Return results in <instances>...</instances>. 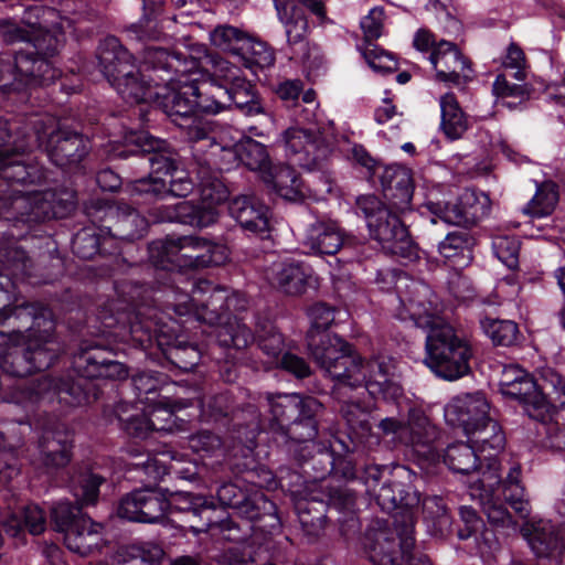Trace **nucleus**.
Segmentation results:
<instances>
[{
  "instance_id": "nucleus-44",
  "label": "nucleus",
  "mask_w": 565,
  "mask_h": 565,
  "mask_svg": "<svg viewBox=\"0 0 565 565\" xmlns=\"http://www.w3.org/2000/svg\"><path fill=\"white\" fill-rule=\"evenodd\" d=\"M265 397L271 414L269 428L274 435L290 423L294 417L299 416L302 409H305V403L307 402V396H300L296 393H266Z\"/></svg>"
},
{
  "instance_id": "nucleus-41",
  "label": "nucleus",
  "mask_w": 565,
  "mask_h": 565,
  "mask_svg": "<svg viewBox=\"0 0 565 565\" xmlns=\"http://www.w3.org/2000/svg\"><path fill=\"white\" fill-rule=\"evenodd\" d=\"M335 445L330 447L324 444L315 443L313 447L305 449L301 455L292 456L302 469V473L313 482L324 481L332 472L334 463Z\"/></svg>"
},
{
  "instance_id": "nucleus-10",
  "label": "nucleus",
  "mask_w": 565,
  "mask_h": 565,
  "mask_svg": "<svg viewBox=\"0 0 565 565\" xmlns=\"http://www.w3.org/2000/svg\"><path fill=\"white\" fill-rule=\"evenodd\" d=\"M54 397L60 404L75 407L96 401L98 394L95 385L82 376L55 379L44 375L34 381H18L6 402L28 409L43 401L52 402Z\"/></svg>"
},
{
  "instance_id": "nucleus-25",
  "label": "nucleus",
  "mask_w": 565,
  "mask_h": 565,
  "mask_svg": "<svg viewBox=\"0 0 565 565\" xmlns=\"http://www.w3.org/2000/svg\"><path fill=\"white\" fill-rule=\"evenodd\" d=\"M284 142L290 163L309 171L321 169L332 152V145L320 134L298 127L284 132Z\"/></svg>"
},
{
  "instance_id": "nucleus-62",
  "label": "nucleus",
  "mask_w": 565,
  "mask_h": 565,
  "mask_svg": "<svg viewBox=\"0 0 565 565\" xmlns=\"http://www.w3.org/2000/svg\"><path fill=\"white\" fill-rule=\"evenodd\" d=\"M247 35V33L236 26L222 24L217 25L210 33V40L215 47L237 56Z\"/></svg>"
},
{
  "instance_id": "nucleus-37",
  "label": "nucleus",
  "mask_w": 565,
  "mask_h": 565,
  "mask_svg": "<svg viewBox=\"0 0 565 565\" xmlns=\"http://www.w3.org/2000/svg\"><path fill=\"white\" fill-rule=\"evenodd\" d=\"M354 360H356L355 364L364 379L360 383H343V390L364 388L374 398L385 397L386 392L393 385L388 379V362L380 356L365 361L356 351Z\"/></svg>"
},
{
  "instance_id": "nucleus-48",
  "label": "nucleus",
  "mask_w": 565,
  "mask_h": 565,
  "mask_svg": "<svg viewBox=\"0 0 565 565\" xmlns=\"http://www.w3.org/2000/svg\"><path fill=\"white\" fill-rule=\"evenodd\" d=\"M236 57L244 67L250 70L255 75L258 71L274 66L276 61L274 49L268 43L250 35L245 39Z\"/></svg>"
},
{
  "instance_id": "nucleus-4",
  "label": "nucleus",
  "mask_w": 565,
  "mask_h": 565,
  "mask_svg": "<svg viewBox=\"0 0 565 565\" xmlns=\"http://www.w3.org/2000/svg\"><path fill=\"white\" fill-rule=\"evenodd\" d=\"M7 40L25 42L26 45L14 53L13 60L9 55H0V90H17L18 81L26 86L50 85L61 76V70L52 60L63 45L58 35L41 31L31 38L29 31L10 25Z\"/></svg>"
},
{
  "instance_id": "nucleus-36",
  "label": "nucleus",
  "mask_w": 565,
  "mask_h": 565,
  "mask_svg": "<svg viewBox=\"0 0 565 565\" xmlns=\"http://www.w3.org/2000/svg\"><path fill=\"white\" fill-rule=\"evenodd\" d=\"M532 552L537 557L559 556L565 550L562 530L550 520L527 522L522 529Z\"/></svg>"
},
{
  "instance_id": "nucleus-60",
  "label": "nucleus",
  "mask_w": 565,
  "mask_h": 565,
  "mask_svg": "<svg viewBox=\"0 0 565 565\" xmlns=\"http://www.w3.org/2000/svg\"><path fill=\"white\" fill-rule=\"evenodd\" d=\"M173 209L178 215L177 223L202 228L210 226L217 220V214L214 209L198 206L190 201L173 204Z\"/></svg>"
},
{
  "instance_id": "nucleus-18",
  "label": "nucleus",
  "mask_w": 565,
  "mask_h": 565,
  "mask_svg": "<svg viewBox=\"0 0 565 565\" xmlns=\"http://www.w3.org/2000/svg\"><path fill=\"white\" fill-rule=\"evenodd\" d=\"M540 379L542 386L526 372L523 380L515 383L513 388L505 390L502 395L519 401L530 418L546 424L553 418L555 407L542 390L551 387L557 394L561 407L565 408V377L552 367H543Z\"/></svg>"
},
{
  "instance_id": "nucleus-43",
  "label": "nucleus",
  "mask_w": 565,
  "mask_h": 565,
  "mask_svg": "<svg viewBox=\"0 0 565 565\" xmlns=\"http://www.w3.org/2000/svg\"><path fill=\"white\" fill-rule=\"evenodd\" d=\"M476 244L477 239L470 230L457 228L449 232L438 244V252L452 266L466 267L473 258Z\"/></svg>"
},
{
  "instance_id": "nucleus-13",
  "label": "nucleus",
  "mask_w": 565,
  "mask_h": 565,
  "mask_svg": "<svg viewBox=\"0 0 565 565\" xmlns=\"http://www.w3.org/2000/svg\"><path fill=\"white\" fill-rule=\"evenodd\" d=\"M328 493L319 498L311 497L305 504L297 505L299 522L303 530L311 535H317L326 523V507L337 510L340 514L338 522L340 532L347 539L358 534L361 530L360 519L356 512V493L348 487H328Z\"/></svg>"
},
{
  "instance_id": "nucleus-50",
  "label": "nucleus",
  "mask_w": 565,
  "mask_h": 565,
  "mask_svg": "<svg viewBox=\"0 0 565 565\" xmlns=\"http://www.w3.org/2000/svg\"><path fill=\"white\" fill-rule=\"evenodd\" d=\"M236 513L252 522L268 518L270 522L266 523V526L271 529H275L280 523L276 504L260 491L249 495L246 494L243 502L238 505Z\"/></svg>"
},
{
  "instance_id": "nucleus-20",
  "label": "nucleus",
  "mask_w": 565,
  "mask_h": 565,
  "mask_svg": "<svg viewBox=\"0 0 565 565\" xmlns=\"http://www.w3.org/2000/svg\"><path fill=\"white\" fill-rule=\"evenodd\" d=\"M85 211L92 223L103 224L107 235L116 239L118 255L124 241L141 238L149 227L148 220L126 203L95 199L86 205Z\"/></svg>"
},
{
  "instance_id": "nucleus-55",
  "label": "nucleus",
  "mask_w": 565,
  "mask_h": 565,
  "mask_svg": "<svg viewBox=\"0 0 565 565\" xmlns=\"http://www.w3.org/2000/svg\"><path fill=\"white\" fill-rule=\"evenodd\" d=\"M105 478L92 470L81 471L76 475L71 484L72 493L78 505H95L99 498V488L105 482Z\"/></svg>"
},
{
  "instance_id": "nucleus-14",
  "label": "nucleus",
  "mask_w": 565,
  "mask_h": 565,
  "mask_svg": "<svg viewBox=\"0 0 565 565\" xmlns=\"http://www.w3.org/2000/svg\"><path fill=\"white\" fill-rule=\"evenodd\" d=\"M25 132L29 130L24 121L12 120L7 127L0 122V188L6 191L11 206L13 198L25 195L18 185L31 184L42 178L41 171L23 159L29 150L17 149Z\"/></svg>"
},
{
  "instance_id": "nucleus-24",
  "label": "nucleus",
  "mask_w": 565,
  "mask_h": 565,
  "mask_svg": "<svg viewBox=\"0 0 565 565\" xmlns=\"http://www.w3.org/2000/svg\"><path fill=\"white\" fill-rule=\"evenodd\" d=\"M363 546L373 565H402L404 558L407 559V565H433L427 555L411 553L415 543L407 553L402 552L399 535L396 536L384 521L379 520L366 530Z\"/></svg>"
},
{
  "instance_id": "nucleus-47",
  "label": "nucleus",
  "mask_w": 565,
  "mask_h": 565,
  "mask_svg": "<svg viewBox=\"0 0 565 565\" xmlns=\"http://www.w3.org/2000/svg\"><path fill=\"white\" fill-rule=\"evenodd\" d=\"M217 344L224 349L242 351L246 349L255 337L252 330L243 322V318L222 320L212 326Z\"/></svg>"
},
{
  "instance_id": "nucleus-33",
  "label": "nucleus",
  "mask_w": 565,
  "mask_h": 565,
  "mask_svg": "<svg viewBox=\"0 0 565 565\" xmlns=\"http://www.w3.org/2000/svg\"><path fill=\"white\" fill-rule=\"evenodd\" d=\"M384 198L396 213L412 211L414 184L408 169L391 164L380 175Z\"/></svg>"
},
{
  "instance_id": "nucleus-46",
  "label": "nucleus",
  "mask_w": 565,
  "mask_h": 565,
  "mask_svg": "<svg viewBox=\"0 0 565 565\" xmlns=\"http://www.w3.org/2000/svg\"><path fill=\"white\" fill-rule=\"evenodd\" d=\"M265 181L269 183L278 195L289 201L302 200L308 189L294 168L288 164L276 166L268 172Z\"/></svg>"
},
{
  "instance_id": "nucleus-5",
  "label": "nucleus",
  "mask_w": 565,
  "mask_h": 565,
  "mask_svg": "<svg viewBox=\"0 0 565 565\" xmlns=\"http://www.w3.org/2000/svg\"><path fill=\"white\" fill-rule=\"evenodd\" d=\"M47 315V309L41 307L38 310L32 303L0 309V334L28 333L23 334L24 348L34 372L49 369L61 352L58 343L52 339L54 323Z\"/></svg>"
},
{
  "instance_id": "nucleus-53",
  "label": "nucleus",
  "mask_w": 565,
  "mask_h": 565,
  "mask_svg": "<svg viewBox=\"0 0 565 565\" xmlns=\"http://www.w3.org/2000/svg\"><path fill=\"white\" fill-rule=\"evenodd\" d=\"M466 435L478 451L486 452L487 450H492L493 454H488L490 459L493 455L501 451L505 445V435L501 426L490 416L481 425H478L476 430Z\"/></svg>"
},
{
  "instance_id": "nucleus-3",
  "label": "nucleus",
  "mask_w": 565,
  "mask_h": 565,
  "mask_svg": "<svg viewBox=\"0 0 565 565\" xmlns=\"http://www.w3.org/2000/svg\"><path fill=\"white\" fill-rule=\"evenodd\" d=\"M397 318L427 330L425 364L439 377L456 381L470 372L473 351L469 340L441 317L428 312L412 297L399 296Z\"/></svg>"
},
{
  "instance_id": "nucleus-26",
  "label": "nucleus",
  "mask_w": 565,
  "mask_h": 565,
  "mask_svg": "<svg viewBox=\"0 0 565 565\" xmlns=\"http://www.w3.org/2000/svg\"><path fill=\"white\" fill-rule=\"evenodd\" d=\"M113 352L95 341H84L73 358V367L85 380H125L128 369L113 359Z\"/></svg>"
},
{
  "instance_id": "nucleus-32",
  "label": "nucleus",
  "mask_w": 565,
  "mask_h": 565,
  "mask_svg": "<svg viewBox=\"0 0 565 565\" xmlns=\"http://www.w3.org/2000/svg\"><path fill=\"white\" fill-rule=\"evenodd\" d=\"M73 434L64 425H55L42 433L39 441L41 461L49 471L66 467L73 456Z\"/></svg>"
},
{
  "instance_id": "nucleus-57",
  "label": "nucleus",
  "mask_w": 565,
  "mask_h": 565,
  "mask_svg": "<svg viewBox=\"0 0 565 565\" xmlns=\"http://www.w3.org/2000/svg\"><path fill=\"white\" fill-rule=\"evenodd\" d=\"M480 328L494 345H513L516 343L520 334L519 327L514 321L495 319L488 316L480 319Z\"/></svg>"
},
{
  "instance_id": "nucleus-17",
  "label": "nucleus",
  "mask_w": 565,
  "mask_h": 565,
  "mask_svg": "<svg viewBox=\"0 0 565 565\" xmlns=\"http://www.w3.org/2000/svg\"><path fill=\"white\" fill-rule=\"evenodd\" d=\"M198 406L201 409V416L207 422H218L222 418L228 417L231 419H235L238 417V412H248L253 416V418L246 424V428L248 429V434L250 436L246 437L247 444L241 449L245 462L242 465L233 462L231 463V467L237 472H247L245 480L252 484H255L259 488L271 487V484L275 482L271 472L260 469L262 473L264 475V480L258 481L255 479L256 472L252 467L254 463L253 450L256 446V431L259 428V415L257 414V411L252 405H248L246 409L239 411L233 394L228 391L215 394L211 396L206 402L200 399L198 401Z\"/></svg>"
},
{
  "instance_id": "nucleus-16",
  "label": "nucleus",
  "mask_w": 565,
  "mask_h": 565,
  "mask_svg": "<svg viewBox=\"0 0 565 565\" xmlns=\"http://www.w3.org/2000/svg\"><path fill=\"white\" fill-rule=\"evenodd\" d=\"M307 349L316 364L334 381V393L340 395L343 383L363 381L355 361V350L335 333L307 335Z\"/></svg>"
},
{
  "instance_id": "nucleus-29",
  "label": "nucleus",
  "mask_w": 565,
  "mask_h": 565,
  "mask_svg": "<svg viewBox=\"0 0 565 565\" xmlns=\"http://www.w3.org/2000/svg\"><path fill=\"white\" fill-rule=\"evenodd\" d=\"M440 431L420 408H411L405 427L401 431V443L423 458H433Z\"/></svg>"
},
{
  "instance_id": "nucleus-52",
  "label": "nucleus",
  "mask_w": 565,
  "mask_h": 565,
  "mask_svg": "<svg viewBox=\"0 0 565 565\" xmlns=\"http://www.w3.org/2000/svg\"><path fill=\"white\" fill-rule=\"evenodd\" d=\"M444 462L455 473L470 475L480 466V457L473 445L457 441L446 448Z\"/></svg>"
},
{
  "instance_id": "nucleus-2",
  "label": "nucleus",
  "mask_w": 565,
  "mask_h": 565,
  "mask_svg": "<svg viewBox=\"0 0 565 565\" xmlns=\"http://www.w3.org/2000/svg\"><path fill=\"white\" fill-rule=\"evenodd\" d=\"M148 74V93L136 104L153 102L179 127L194 117L196 110L206 113L210 102L206 84H200L201 63L181 52L148 46L143 51Z\"/></svg>"
},
{
  "instance_id": "nucleus-35",
  "label": "nucleus",
  "mask_w": 565,
  "mask_h": 565,
  "mask_svg": "<svg viewBox=\"0 0 565 565\" xmlns=\"http://www.w3.org/2000/svg\"><path fill=\"white\" fill-rule=\"evenodd\" d=\"M489 199L486 194H478L473 190H466L457 203L447 204L440 218L458 228H468L476 225L489 213Z\"/></svg>"
},
{
  "instance_id": "nucleus-23",
  "label": "nucleus",
  "mask_w": 565,
  "mask_h": 565,
  "mask_svg": "<svg viewBox=\"0 0 565 565\" xmlns=\"http://www.w3.org/2000/svg\"><path fill=\"white\" fill-rule=\"evenodd\" d=\"M76 205V195L68 189L25 192L13 198L12 209L21 211L25 222H45L68 216Z\"/></svg>"
},
{
  "instance_id": "nucleus-31",
  "label": "nucleus",
  "mask_w": 565,
  "mask_h": 565,
  "mask_svg": "<svg viewBox=\"0 0 565 565\" xmlns=\"http://www.w3.org/2000/svg\"><path fill=\"white\" fill-rule=\"evenodd\" d=\"M490 405L484 394L477 392L454 397L445 407L446 422L471 434L490 415Z\"/></svg>"
},
{
  "instance_id": "nucleus-51",
  "label": "nucleus",
  "mask_w": 565,
  "mask_h": 565,
  "mask_svg": "<svg viewBox=\"0 0 565 565\" xmlns=\"http://www.w3.org/2000/svg\"><path fill=\"white\" fill-rule=\"evenodd\" d=\"M46 519L44 511L36 504H26L19 514H12L4 522V530L11 536H19L20 533L28 529L33 535L44 532Z\"/></svg>"
},
{
  "instance_id": "nucleus-27",
  "label": "nucleus",
  "mask_w": 565,
  "mask_h": 565,
  "mask_svg": "<svg viewBox=\"0 0 565 565\" xmlns=\"http://www.w3.org/2000/svg\"><path fill=\"white\" fill-rule=\"evenodd\" d=\"M170 509L169 499L157 488L134 490L121 498L117 508L120 519L139 523H160Z\"/></svg>"
},
{
  "instance_id": "nucleus-6",
  "label": "nucleus",
  "mask_w": 565,
  "mask_h": 565,
  "mask_svg": "<svg viewBox=\"0 0 565 565\" xmlns=\"http://www.w3.org/2000/svg\"><path fill=\"white\" fill-rule=\"evenodd\" d=\"M502 488V495L505 502L521 518L526 519L531 514V504L521 482V467L514 465L510 468L504 480H501L497 462L489 463L487 471L481 478L475 481L471 487V497L478 498L483 513L490 524L495 527L515 530L516 522L508 509L495 499L498 487Z\"/></svg>"
},
{
  "instance_id": "nucleus-40",
  "label": "nucleus",
  "mask_w": 565,
  "mask_h": 565,
  "mask_svg": "<svg viewBox=\"0 0 565 565\" xmlns=\"http://www.w3.org/2000/svg\"><path fill=\"white\" fill-rule=\"evenodd\" d=\"M228 211L245 231L264 234L269 228V209L256 198L237 196L231 201Z\"/></svg>"
},
{
  "instance_id": "nucleus-63",
  "label": "nucleus",
  "mask_w": 565,
  "mask_h": 565,
  "mask_svg": "<svg viewBox=\"0 0 565 565\" xmlns=\"http://www.w3.org/2000/svg\"><path fill=\"white\" fill-rule=\"evenodd\" d=\"M82 509L83 507L76 502L60 501L55 503L51 511L55 529L64 535L71 527L77 524V521L87 516L83 514Z\"/></svg>"
},
{
  "instance_id": "nucleus-45",
  "label": "nucleus",
  "mask_w": 565,
  "mask_h": 565,
  "mask_svg": "<svg viewBox=\"0 0 565 565\" xmlns=\"http://www.w3.org/2000/svg\"><path fill=\"white\" fill-rule=\"evenodd\" d=\"M303 246L313 255H335L344 241L334 224L317 222L307 230Z\"/></svg>"
},
{
  "instance_id": "nucleus-19",
  "label": "nucleus",
  "mask_w": 565,
  "mask_h": 565,
  "mask_svg": "<svg viewBox=\"0 0 565 565\" xmlns=\"http://www.w3.org/2000/svg\"><path fill=\"white\" fill-rule=\"evenodd\" d=\"M106 152L109 159L141 156L156 174L170 175L182 166L180 156L169 147V143L145 131H129L120 140H109Z\"/></svg>"
},
{
  "instance_id": "nucleus-30",
  "label": "nucleus",
  "mask_w": 565,
  "mask_h": 565,
  "mask_svg": "<svg viewBox=\"0 0 565 565\" xmlns=\"http://www.w3.org/2000/svg\"><path fill=\"white\" fill-rule=\"evenodd\" d=\"M232 105L246 116H256L264 113L254 86L246 78L228 88H217V92H211L210 102L204 105V108L206 114L216 115Z\"/></svg>"
},
{
  "instance_id": "nucleus-1",
  "label": "nucleus",
  "mask_w": 565,
  "mask_h": 565,
  "mask_svg": "<svg viewBox=\"0 0 565 565\" xmlns=\"http://www.w3.org/2000/svg\"><path fill=\"white\" fill-rule=\"evenodd\" d=\"M117 302H109L98 313L99 332L115 340L131 342L143 350L157 347L175 367L189 372L201 361L196 344L188 343L179 334L173 319L164 321L157 308L151 307V288L132 280L115 282Z\"/></svg>"
},
{
  "instance_id": "nucleus-39",
  "label": "nucleus",
  "mask_w": 565,
  "mask_h": 565,
  "mask_svg": "<svg viewBox=\"0 0 565 565\" xmlns=\"http://www.w3.org/2000/svg\"><path fill=\"white\" fill-rule=\"evenodd\" d=\"M103 531L104 525L87 515L63 535L64 544L73 553L89 555L105 545Z\"/></svg>"
},
{
  "instance_id": "nucleus-22",
  "label": "nucleus",
  "mask_w": 565,
  "mask_h": 565,
  "mask_svg": "<svg viewBox=\"0 0 565 565\" xmlns=\"http://www.w3.org/2000/svg\"><path fill=\"white\" fill-rule=\"evenodd\" d=\"M275 8L292 58L310 71L318 70L323 63V55L320 47L309 41V21L303 11L291 0H275Z\"/></svg>"
},
{
  "instance_id": "nucleus-59",
  "label": "nucleus",
  "mask_w": 565,
  "mask_h": 565,
  "mask_svg": "<svg viewBox=\"0 0 565 565\" xmlns=\"http://www.w3.org/2000/svg\"><path fill=\"white\" fill-rule=\"evenodd\" d=\"M234 152L239 161L252 171H265L270 164L266 147L252 138L236 145Z\"/></svg>"
},
{
  "instance_id": "nucleus-56",
  "label": "nucleus",
  "mask_w": 565,
  "mask_h": 565,
  "mask_svg": "<svg viewBox=\"0 0 565 565\" xmlns=\"http://www.w3.org/2000/svg\"><path fill=\"white\" fill-rule=\"evenodd\" d=\"M129 412V405L121 403L115 408L116 419L118 420L119 427L129 436L136 438H146L149 433L156 429L152 420L143 412L135 411L131 414Z\"/></svg>"
},
{
  "instance_id": "nucleus-61",
  "label": "nucleus",
  "mask_w": 565,
  "mask_h": 565,
  "mask_svg": "<svg viewBox=\"0 0 565 565\" xmlns=\"http://www.w3.org/2000/svg\"><path fill=\"white\" fill-rule=\"evenodd\" d=\"M558 202V191L554 183L545 182L536 188L534 196L523 207V212L534 217L550 215Z\"/></svg>"
},
{
  "instance_id": "nucleus-7",
  "label": "nucleus",
  "mask_w": 565,
  "mask_h": 565,
  "mask_svg": "<svg viewBox=\"0 0 565 565\" xmlns=\"http://www.w3.org/2000/svg\"><path fill=\"white\" fill-rule=\"evenodd\" d=\"M190 294H177L172 303L173 312L178 317H193L200 322L213 326L228 318H242L241 313L249 307L244 294L230 292L226 288L214 285L206 279L190 281Z\"/></svg>"
},
{
  "instance_id": "nucleus-49",
  "label": "nucleus",
  "mask_w": 565,
  "mask_h": 565,
  "mask_svg": "<svg viewBox=\"0 0 565 565\" xmlns=\"http://www.w3.org/2000/svg\"><path fill=\"white\" fill-rule=\"evenodd\" d=\"M347 390H342L340 395L333 392V395L341 403L340 412L345 420L349 430L355 438H363L370 435L372 425L370 422L371 412L367 405H362L359 401L344 399Z\"/></svg>"
},
{
  "instance_id": "nucleus-12",
  "label": "nucleus",
  "mask_w": 565,
  "mask_h": 565,
  "mask_svg": "<svg viewBox=\"0 0 565 565\" xmlns=\"http://www.w3.org/2000/svg\"><path fill=\"white\" fill-rule=\"evenodd\" d=\"M98 63L108 83L120 97L129 104L139 102L147 96V79L151 72L136 67L134 55L120 43L119 39L109 35L98 46Z\"/></svg>"
},
{
  "instance_id": "nucleus-9",
  "label": "nucleus",
  "mask_w": 565,
  "mask_h": 565,
  "mask_svg": "<svg viewBox=\"0 0 565 565\" xmlns=\"http://www.w3.org/2000/svg\"><path fill=\"white\" fill-rule=\"evenodd\" d=\"M148 250L153 266L168 271L218 266L227 259L224 245L193 235L153 241Z\"/></svg>"
},
{
  "instance_id": "nucleus-58",
  "label": "nucleus",
  "mask_w": 565,
  "mask_h": 565,
  "mask_svg": "<svg viewBox=\"0 0 565 565\" xmlns=\"http://www.w3.org/2000/svg\"><path fill=\"white\" fill-rule=\"evenodd\" d=\"M244 78L239 67L220 57L213 60V70L210 78L207 81H200V84H206L204 88L211 95V92H217V88H228Z\"/></svg>"
},
{
  "instance_id": "nucleus-34",
  "label": "nucleus",
  "mask_w": 565,
  "mask_h": 565,
  "mask_svg": "<svg viewBox=\"0 0 565 565\" xmlns=\"http://www.w3.org/2000/svg\"><path fill=\"white\" fill-rule=\"evenodd\" d=\"M311 276V267L296 259L274 263L266 275L270 286L289 296L302 295L307 290Z\"/></svg>"
},
{
  "instance_id": "nucleus-38",
  "label": "nucleus",
  "mask_w": 565,
  "mask_h": 565,
  "mask_svg": "<svg viewBox=\"0 0 565 565\" xmlns=\"http://www.w3.org/2000/svg\"><path fill=\"white\" fill-rule=\"evenodd\" d=\"M78 231L72 239L73 253L82 259H92L97 254L118 256L117 242L107 235L103 224L93 223Z\"/></svg>"
},
{
  "instance_id": "nucleus-64",
  "label": "nucleus",
  "mask_w": 565,
  "mask_h": 565,
  "mask_svg": "<svg viewBox=\"0 0 565 565\" xmlns=\"http://www.w3.org/2000/svg\"><path fill=\"white\" fill-rule=\"evenodd\" d=\"M1 370L11 376L24 377L34 373V365H31L26 349L13 348L0 356Z\"/></svg>"
},
{
  "instance_id": "nucleus-42",
  "label": "nucleus",
  "mask_w": 565,
  "mask_h": 565,
  "mask_svg": "<svg viewBox=\"0 0 565 565\" xmlns=\"http://www.w3.org/2000/svg\"><path fill=\"white\" fill-rule=\"evenodd\" d=\"M440 131L445 137L455 141L461 139L470 129L469 115L461 108L456 95L451 92L439 97Z\"/></svg>"
},
{
  "instance_id": "nucleus-11",
  "label": "nucleus",
  "mask_w": 565,
  "mask_h": 565,
  "mask_svg": "<svg viewBox=\"0 0 565 565\" xmlns=\"http://www.w3.org/2000/svg\"><path fill=\"white\" fill-rule=\"evenodd\" d=\"M356 209L366 220L371 238L381 245L385 254L406 262H413L418 257L417 245L413 242L407 227L396 212L377 196L358 198Z\"/></svg>"
},
{
  "instance_id": "nucleus-15",
  "label": "nucleus",
  "mask_w": 565,
  "mask_h": 565,
  "mask_svg": "<svg viewBox=\"0 0 565 565\" xmlns=\"http://www.w3.org/2000/svg\"><path fill=\"white\" fill-rule=\"evenodd\" d=\"M413 46L427 55L437 82L448 86H461L472 79V63L456 43L437 40L430 30L420 28L413 36Z\"/></svg>"
},
{
  "instance_id": "nucleus-21",
  "label": "nucleus",
  "mask_w": 565,
  "mask_h": 565,
  "mask_svg": "<svg viewBox=\"0 0 565 565\" xmlns=\"http://www.w3.org/2000/svg\"><path fill=\"white\" fill-rule=\"evenodd\" d=\"M370 495L375 498L382 511L393 513L395 535H399V547L406 552L414 544L415 509L420 503V494L412 486L399 482H384Z\"/></svg>"
},
{
  "instance_id": "nucleus-54",
  "label": "nucleus",
  "mask_w": 565,
  "mask_h": 565,
  "mask_svg": "<svg viewBox=\"0 0 565 565\" xmlns=\"http://www.w3.org/2000/svg\"><path fill=\"white\" fill-rule=\"evenodd\" d=\"M143 14L136 23L130 24L126 32L131 40L139 42L158 40L161 36L157 9L159 6L151 0H141Z\"/></svg>"
},
{
  "instance_id": "nucleus-8",
  "label": "nucleus",
  "mask_w": 565,
  "mask_h": 565,
  "mask_svg": "<svg viewBox=\"0 0 565 565\" xmlns=\"http://www.w3.org/2000/svg\"><path fill=\"white\" fill-rule=\"evenodd\" d=\"M29 132L17 145L20 150L45 147L50 160L57 167L77 166L88 154L92 145L82 134L60 127L50 116L32 115L23 120Z\"/></svg>"
},
{
  "instance_id": "nucleus-28",
  "label": "nucleus",
  "mask_w": 565,
  "mask_h": 565,
  "mask_svg": "<svg viewBox=\"0 0 565 565\" xmlns=\"http://www.w3.org/2000/svg\"><path fill=\"white\" fill-rule=\"evenodd\" d=\"M322 408L317 398L307 396L305 409L275 435V440L285 445L292 456L313 447L318 435L317 416Z\"/></svg>"
}]
</instances>
